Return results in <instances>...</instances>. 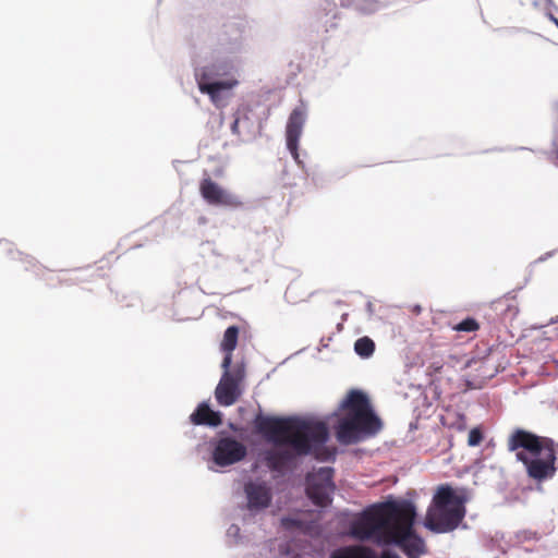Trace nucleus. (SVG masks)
Returning <instances> with one entry per match:
<instances>
[{
    "instance_id": "obj_1",
    "label": "nucleus",
    "mask_w": 558,
    "mask_h": 558,
    "mask_svg": "<svg viewBox=\"0 0 558 558\" xmlns=\"http://www.w3.org/2000/svg\"><path fill=\"white\" fill-rule=\"evenodd\" d=\"M254 425L260 435L275 445L289 446L291 449L270 450L265 456L266 465L276 472L290 468L296 457L315 454L318 459L327 457L322 452L328 440L326 423L312 418L275 417L257 415Z\"/></svg>"
},
{
    "instance_id": "obj_2",
    "label": "nucleus",
    "mask_w": 558,
    "mask_h": 558,
    "mask_svg": "<svg viewBox=\"0 0 558 558\" xmlns=\"http://www.w3.org/2000/svg\"><path fill=\"white\" fill-rule=\"evenodd\" d=\"M415 506L409 500H391L374 505L351 524V534L360 541L399 546L408 558H421L425 543L413 532Z\"/></svg>"
},
{
    "instance_id": "obj_3",
    "label": "nucleus",
    "mask_w": 558,
    "mask_h": 558,
    "mask_svg": "<svg viewBox=\"0 0 558 558\" xmlns=\"http://www.w3.org/2000/svg\"><path fill=\"white\" fill-rule=\"evenodd\" d=\"M507 448L515 452L517 460L523 463L527 476L535 482L542 483L555 476L558 444L554 439L517 428L509 435Z\"/></svg>"
},
{
    "instance_id": "obj_4",
    "label": "nucleus",
    "mask_w": 558,
    "mask_h": 558,
    "mask_svg": "<svg viewBox=\"0 0 558 558\" xmlns=\"http://www.w3.org/2000/svg\"><path fill=\"white\" fill-rule=\"evenodd\" d=\"M341 409L344 413L335 427L340 444H356L381 429L380 418L374 413L367 396L362 391H350L342 401Z\"/></svg>"
},
{
    "instance_id": "obj_5",
    "label": "nucleus",
    "mask_w": 558,
    "mask_h": 558,
    "mask_svg": "<svg viewBox=\"0 0 558 558\" xmlns=\"http://www.w3.org/2000/svg\"><path fill=\"white\" fill-rule=\"evenodd\" d=\"M466 496L448 484L439 485L427 509L424 525L434 533L454 531L463 521Z\"/></svg>"
},
{
    "instance_id": "obj_6",
    "label": "nucleus",
    "mask_w": 558,
    "mask_h": 558,
    "mask_svg": "<svg viewBox=\"0 0 558 558\" xmlns=\"http://www.w3.org/2000/svg\"><path fill=\"white\" fill-rule=\"evenodd\" d=\"M222 368L225 372L216 387L215 397L220 405L230 407L238 401L242 393L240 385L245 377V368L243 364H236L233 368Z\"/></svg>"
},
{
    "instance_id": "obj_7",
    "label": "nucleus",
    "mask_w": 558,
    "mask_h": 558,
    "mask_svg": "<svg viewBox=\"0 0 558 558\" xmlns=\"http://www.w3.org/2000/svg\"><path fill=\"white\" fill-rule=\"evenodd\" d=\"M332 477L331 468H320L306 476V494L316 506L326 507L331 502L335 489Z\"/></svg>"
},
{
    "instance_id": "obj_8",
    "label": "nucleus",
    "mask_w": 558,
    "mask_h": 558,
    "mask_svg": "<svg viewBox=\"0 0 558 558\" xmlns=\"http://www.w3.org/2000/svg\"><path fill=\"white\" fill-rule=\"evenodd\" d=\"M199 194L211 206L239 208L243 206L241 198L225 190L210 177H204L199 182Z\"/></svg>"
},
{
    "instance_id": "obj_9",
    "label": "nucleus",
    "mask_w": 558,
    "mask_h": 558,
    "mask_svg": "<svg viewBox=\"0 0 558 558\" xmlns=\"http://www.w3.org/2000/svg\"><path fill=\"white\" fill-rule=\"evenodd\" d=\"M246 453V447L241 441L228 436L217 440L213 460L219 466H229L243 460Z\"/></svg>"
},
{
    "instance_id": "obj_10",
    "label": "nucleus",
    "mask_w": 558,
    "mask_h": 558,
    "mask_svg": "<svg viewBox=\"0 0 558 558\" xmlns=\"http://www.w3.org/2000/svg\"><path fill=\"white\" fill-rule=\"evenodd\" d=\"M216 72L213 66H203L195 70V80L201 93L207 94L216 102L221 90L231 89L236 82L215 81Z\"/></svg>"
},
{
    "instance_id": "obj_11",
    "label": "nucleus",
    "mask_w": 558,
    "mask_h": 558,
    "mask_svg": "<svg viewBox=\"0 0 558 558\" xmlns=\"http://www.w3.org/2000/svg\"><path fill=\"white\" fill-rule=\"evenodd\" d=\"M306 120V111L304 108L298 107L292 110L289 116L286 126V141L287 148L291 153L293 159L300 162L299 159V141L303 132V126Z\"/></svg>"
},
{
    "instance_id": "obj_12",
    "label": "nucleus",
    "mask_w": 558,
    "mask_h": 558,
    "mask_svg": "<svg viewBox=\"0 0 558 558\" xmlns=\"http://www.w3.org/2000/svg\"><path fill=\"white\" fill-rule=\"evenodd\" d=\"M248 509L267 508L271 501V490L266 483L250 482L245 484Z\"/></svg>"
},
{
    "instance_id": "obj_13",
    "label": "nucleus",
    "mask_w": 558,
    "mask_h": 558,
    "mask_svg": "<svg viewBox=\"0 0 558 558\" xmlns=\"http://www.w3.org/2000/svg\"><path fill=\"white\" fill-rule=\"evenodd\" d=\"M190 418L194 425L217 427L222 423L221 414L213 411L207 403H201L191 414Z\"/></svg>"
},
{
    "instance_id": "obj_14",
    "label": "nucleus",
    "mask_w": 558,
    "mask_h": 558,
    "mask_svg": "<svg viewBox=\"0 0 558 558\" xmlns=\"http://www.w3.org/2000/svg\"><path fill=\"white\" fill-rule=\"evenodd\" d=\"M239 338V327L230 326L226 329L220 349L225 352L221 367H230L232 363V352L236 348Z\"/></svg>"
},
{
    "instance_id": "obj_15",
    "label": "nucleus",
    "mask_w": 558,
    "mask_h": 558,
    "mask_svg": "<svg viewBox=\"0 0 558 558\" xmlns=\"http://www.w3.org/2000/svg\"><path fill=\"white\" fill-rule=\"evenodd\" d=\"M330 558H377V555L369 547L353 545L333 551Z\"/></svg>"
},
{
    "instance_id": "obj_16",
    "label": "nucleus",
    "mask_w": 558,
    "mask_h": 558,
    "mask_svg": "<svg viewBox=\"0 0 558 558\" xmlns=\"http://www.w3.org/2000/svg\"><path fill=\"white\" fill-rule=\"evenodd\" d=\"M494 306L496 311L500 312L504 318H513L519 313L514 298H501L494 302Z\"/></svg>"
},
{
    "instance_id": "obj_17",
    "label": "nucleus",
    "mask_w": 558,
    "mask_h": 558,
    "mask_svg": "<svg viewBox=\"0 0 558 558\" xmlns=\"http://www.w3.org/2000/svg\"><path fill=\"white\" fill-rule=\"evenodd\" d=\"M354 350L362 357H369L375 351V343L369 337L359 338L354 343Z\"/></svg>"
},
{
    "instance_id": "obj_18",
    "label": "nucleus",
    "mask_w": 558,
    "mask_h": 558,
    "mask_svg": "<svg viewBox=\"0 0 558 558\" xmlns=\"http://www.w3.org/2000/svg\"><path fill=\"white\" fill-rule=\"evenodd\" d=\"M480 324L476 319L472 317H468L460 322L459 324L453 326V330L456 331H462V332H473L478 330Z\"/></svg>"
},
{
    "instance_id": "obj_19",
    "label": "nucleus",
    "mask_w": 558,
    "mask_h": 558,
    "mask_svg": "<svg viewBox=\"0 0 558 558\" xmlns=\"http://www.w3.org/2000/svg\"><path fill=\"white\" fill-rule=\"evenodd\" d=\"M483 440V433L480 428H472L469 433L468 445L471 447L478 446Z\"/></svg>"
},
{
    "instance_id": "obj_20",
    "label": "nucleus",
    "mask_w": 558,
    "mask_h": 558,
    "mask_svg": "<svg viewBox=\"0 0 558 558\" xmlns=\"http://www.w3.org/2000/svg\"><path fill=\"white\" fill-rule=\"evenodd\" d=\"M281 525L286 529L301 527L302 522L293 518H282Z\"/></svg>"
},
{
    "instance_id": "obj_21",
    "label": "nucleus",
    "mask_w": 558,
    "mask_h": 558,
    "mask_svg": "<svg viewBox=\"0 0 558 558\" xmlns=\"http://www.w3.org/2000/svg\"><path fill=\"white\" fill-rule=\"evenodd\" d=\"M381 558H400L397 554L385 551Z\"/></svg>"
},
{
    "instance_id": "obj_22",
    "label": "nucleus",
    "mask_w": 558,
    "mask_h": 558,
    "mask_svg": "<svg viewBox=\"0 0 558 558\" xmlns=\"http://www.w3.org/2000/svg\"><path fill=\"white\" fill-rule=\"evenodd\" d=\"M231 129H232L233 133H238L239 132V120L238 119L232 123Z\"/></svg>"
},
{
    "instance_id": "obj_23",
    "label": "nucleus",
    "mask_w": 558,
    "mask_h": 558,
    "mask_svg": "<svg viewBox=\"0 0 558 558\" xmlns=\"http://www.w3.org/2000/svg\"><path fill=\"white\" fill-rule=\"evenodd\" d=\"M549 20L558 27V19L555 15L549 14Z\"/></svg>"
}]
</instances>
